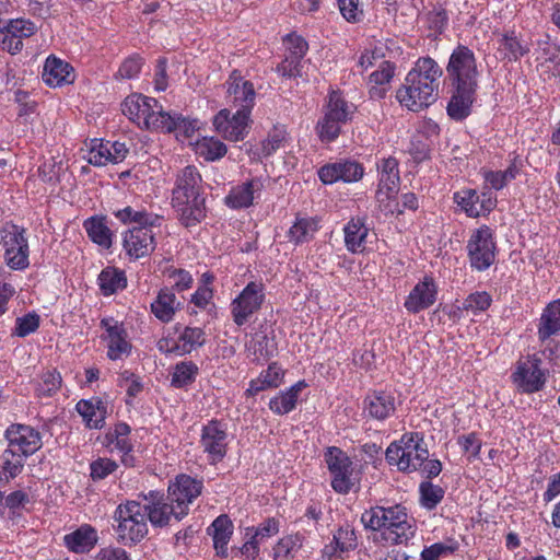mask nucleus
<instances>
[{
  "mask_svg": "<svg viewBox=\"0 0 560 560\" xmlns=\"http://www.w3.org/2000/svg\"><path fill=\"white\" fill-rule=\"evenodd\" d=\"M421 505L428 510L434 509L443 499L444 490L429 481L419 487Z\"/></svg>",
  "mask_w": 560,
  "mask_h": 560,
  "instance_id": "59",
  "label": "nucleus"
},
{
  "mask_svg": "<svg viewBox=\"0 0 560 560\" xmlns=\"http://www.w3.org/2000/svg\"><path fill=\"white\" fill-rule=\"evenodd\" d=\"M492 303V299L486 291L470 293L463 302L459 310L471 312L474 315L487 311Z\"/></svg>",
  "mask_w": 560,
  "mask_h": 560,
  "instance_id": "57",
  "label": "nucleus"
},
{
  "mask_svg": "<svg viewBox=\"0 0 560 560\" xmlns=\"http://www.w3.org/2000/svg\"><path fill=\"white\" fill-rule=\"evenodd\" d=\"M39 316L36 313H27L15 320L13 334L18 337H26L39 327Z\"/></svg>",
  "mask_w": 560,
  "mask_h": 560,
  "instance_id": "61",
  "label": "nucleus"
},
{
  "mask_svg": "<svg viewBox=\"0 0 560 560\" xmlns=\"http://www.w3.org/2000/svg\"><path fill=\"white\" fill-rule=\"evenodd\" d=\"M540 359L536 355H529L517 362L512 378L521 392L532 394L544 387L546 375L540 369Z\"/></svg>",
  "mask_w": 560,
  "mask_h": 560,
  "instance_id": "18",
  "label": "nucleus"
},
{
  "mask_svg": "<svg viewBox=\"0 0 560 560\" xmlns=\"http://www.w3.org/2000/svg\"><path fill=\"white\" fill-rule=\"evenodd\" d=\"M121 110L129 120L147 130L160 131L161 127H168L167 124L172 121L155 98L142 94L128 95L121 104Z\"/></svg>",
  "mask_w": 560,
  "mask_h": 560,
  "instance_id": "5",
  "label": "nucleus"
},
{
  "mask_svg": "<svg viewBox=\"0 0 560 560\" xmlns=\"http://www.w3.org/2000/svg\"><path fill=\"white\" fill-rule=\"evenodd\" d=\"M264 180L260 177L250 178L235 185L224 197V203L231 209H244L254 205L261 196Z\"/></svg>",
  "mask_w": 560,
  "mask_h": 560,
  "instance_id": "26",
  "label": "nucleus"
},
{
  "mask_svg": "<svg viewBox=\"0 0 560 560\" xmlns=\"http://www.w3.org/2000/svg\"><path fill=\"white\" fill-rule=\"evenodd\" d=\"M83 228L93 243L105 249L112 246L114 234L108 228L105 217L88 218L83 222Z\"/></svg>",
  "mask_w": 560,
  "mask_h": 560,
  "instance_id": "39",
  "label": "nucleus"
},
{
  "mask_svg": "<svg viewBox=\"0 0 560 560\" xmlns=\"http://www.w3.org/2000/svg\"><path fill=\"white\" fill-rule=\"evenodd\" d=\"M428 457V447L422 434L418 432L405 433L399 441L390 443L386 450L388 464L405 472L418 470Z\"/></svg>",
  "mask_w": 560,
  "mask_h": 560,
  "instance_id": "6",
  "label": "nucleus"
},
{
  "mask_svg": "<svg viewBox=\"0 0 560 560\" xmlns=\"http://www.w3.org/2000/svg\"><path fill=\"white\" fill-rule=\"evenodd\" d=\"M42 78L48 86L60 88L73 83L75 74L73 67L69 62L55 55H50L45 60Z\"/></svg>",
  "mask_w": 560,
  "mask_h": 560,
  "instance_id": "27",
  "label": "nucleus"
},
{
  "mask_svg": "<svg viewBox=\"0 0 560 560\" xmlns=\"http://www.w3.org/2000/svg\"><path fill=\"white\" fill-rule=\"evenodd\" d=\"M180 303L175 294L168 289H161L156 298L151 303V312L162 323L173 320L175 313L179 308Z\"/></svg>",
  "mask_w": 560,
  "mask_h": 560,
  "instance_id": "37",
  "label": "nucleus"
},
{
  "mask_svg": "<svg viewBox=\"0 0 560 560\" xmlns=\"http://www.w3.org/2000/svg\"><path fill=\"white\" fill-rule=\"evenodd\" d=\"M98 283L105 295L114 294L127 285L124 271L116 268H106L98 276Z\"/></svg>",
  "mask_w": 560,
  "mask_h": 560,
  "instance_id": "49",
  "label": "nucleus"
},
{
  "mask_svg": "<svg viewBox=\"0 0 560 560\" xmlns=\"http://www.w3.org/2000/svg\"><path fill=\"white\" fill-rule=\"evenodd\" d=\"M250 112L246 109H236L231 113L230 109H221L213 118V126L218 133L229 141L243 140L249 129Z\"/></svg>",
  "mask_w": 560,
  "mask_h": 560,
  "instance_id": "17",
  "label": "nucleus"
},
{
  "mask_svg": "<svg viewBox=\"0 0 560 560\" xmlns=\"http://www.w3.org/2000/svg\"><path fill=\"white\" fill-rule=\"evenodd\" d=\"M265 301V285L258 281L248 282L231 302V315L237 326L245 325Z\"/></svg>",
  "mask_w": 560,
  "mask_h": 560,
  "instance_id": "12",
  "label": "nucleus"
},
{
  "mask_svg": "<svg viewBox=\"0 0 560 560\" xmlns=\"http://www.w3.org/2000/svg\"><path fill=\"white\" fill-rule=\"evenodd\" d=\"M520 170L515 163H512L505 171H485L483 179L490 188L499 190L502 189L508 183L516 177Z\"/></svg>",
  "mask_w": 560,
  "mask_h": 560,
  "instance_id": "54",
  "label": "nucleus"
},
{
  "mask_svg": "<svg viewBox=\"0 0 560 560\" xmlns=\"http://www.w3.org/2000/svg\"><path fill=\"white\" fill-rule=\"evenodd\" d=\"M202 483L189 476L182 475L168 487L167 500L175 503L178 514H187L188 505L201 493Z\"/></svg>",
  "mask_w": 560,
  "mask_h": 560,
  "instance_id": "24",
  "label": "nucleus"
},
{
  "mask_svg": "<svg viewBox=\"0 0 560 560\" xmlns=\"http://www.w3.org/2000/svg\"><path fill=\"white\" fill-rule=\"evenodd\" d=\"M342 126L343 124L324 112L323 118L318 120L316 126L317 135L322 141L331 142L339 137Z\"/></svg>",
  "mask_w": 560,
  "mask_h": 560,
  "instance_id": "55",
  "label": "nucleus"
},
{
  "mask_svg": "<svg viewBox=\"0 0 560 560\" xmlns=\"http://www.w3.org/2000/svg\"><path fill=\"white\" fill-rule=\"evenodd\" d=\"M195 153L208 162L222 159L226 152V145L214 137H202L194 143Z\"/></svg>",
  "mask_w": 560,
  "mask_h": 560,
  "instance_id": "44",
  "label": "nucleus"
},
{
  "mask_svg": "<svg viewBox=\"0 0 560 560\" xmlns=\"http://www.w3.org/2000/svg\"><path fill=\"white\" fill-rule=\"evenodd\" d=\"M114 518L117 522V536L124 544L140 541L148 534L147 509L136 500L126 501L117 506Z\"/></svg>",
  "mask_w": 560,
  "mask_h": 560,
  "instance_id": "7",
  "label": "nucleus"
},
{
  "mask_svg": "<svg viewBox=\"0 0 560 560\" xmlns=\"http://www.w3.org/2000/svg\"><path fill=\"white\" fill-rule=\"evenodd\" d=\"M340 13L348 22H359L362 19L363 10L360 0H337Z\"/></svg>",
  "mask_w": 560,
  "mask_h": 560,
  "instance_id": "63",
  "label": "nucleus"
},
{
  "mask_svg": "<svg viewBox=\"0 0 560 560\" xmlns=\"http://www.w3.org/2000/svg\"><path fill=\"white\" fill-rule=\"evenodd\" d=\"M320 182L325 185H331L337 182L355 183L364 175V167L359 162L351 159H340L323 165L317 171Z\"/></svg>",
  "mask_w": 560,
  "mask_h": 560,
  "instance_id": "19",
  "label": "nucleus"
},
{
  "mask_svg": "<svg viewBox=\"0 0 560 560\" xmlns=\"http://www.w3.org/2000/svg\"><path fill=\"white\" fill-rule=\"evenodd\" d=\"M287 55L303 59L307 51V43L296 34H290L284 38Z\"/></svg>",
  "mask_w": 560,
  "mask_h": 560,
  "instance_id": "64",
  "label": "nucleus"
},
{
  "mask_svg": "<svg viewBox=\"0 0 560 560\" xmlns=\"http://www.w3.org/2000/svg\"><path fill=\"white\" fill-rule=\"evenodd\" d=\"M217 555L228 557V544L233 534V524L228 515L218 516L209 527Z\"/></svg>",
  "mask_w": 560,
  "mask_h": 560,
  "instance_id": "40",
  "label": "nucleus"
},
{
  "mask_svg": "<svg viewBox=\"0 0 560 560\" xmlns=\"http://www.w3.org/2000/svg\"><path fill=\"white\" fill-rule=\"evenodd\" d=\"M226 86L228 103L236 109H246L252 113L256 98L253 83L244 80L237 71H233L226 81Z\"/></svg>",
  "mask_w": 560,
  "mask_h": 560,
  "instance_id": "25",
  "label": "nucleus"
},
{
  "mask_svg": "<svg viewBox=\"0 0 560 560\" xmlns=\"http://www.w3.org/2000/svg\"><path fill=\"white\" fill-rule=\"evenodd\" d=\"M198 374V366L191 361H183L175 365L172 374V386L184 388L192 384Z\"/></svg>",
  "mask_w": 560,
  "mask_h": 560,
  "instance_id": "52",
  "label": "nucleus"
},
{
  "mask_svg": "<svg viewBox=\"0 0 560 560\" xmlns=\"http://www.w3.org/2000/svg\"><path fill=\"white\" fill-rule=\"evenodd\" d=\"M498 50L504 58L517 60L529 51V47L512 31L499 35Z\"/></svg>",
  "mask_w": 560,
  "mask_h": 560,
  "instance_id": "42",
  "label": "nucleus"
},
{
  "mask_svg": "<svg viewBox=\"0 0 560 560\" xmlns=\"http://www.w3.org/2000/svg\"><path fill=\"white\" fill-rule=\"evenodd\" d=\"M30 503L31 495L25 490H14L8 494L0 492V515L12 516L19 514Z\"/></svg>",
  "mask_w": 560,
  "mask_h": 560,
  "instance_id": "43",
  "label": "nucleus"
},
{
  "mask_svg": "<svg viewBox=\"0 0 560 560\" xmlns=\"http://www.w3.org/2000/svg\"><path fill=\"white\" fill-rule=\"evenodd\" d=\"M25 465V458L9 450H4L0 463V482H9L18 477Z\"/></svg>",
  "mask_w": 560,
  "mask_h": 560,
  "instance_id": "47",
  "label": "nucleus"
},
{
  "mask_svg": "<svg viewBox=\"0 0 560 560\" xmlns=\"http://www.w3.org/2000/svg\"><path fill=\"white\" fill-rule=\"evenodd\" d=\"M319 228V220L317 218L298 215L289 228L285 237L288 242L295 246L302 245L313 240Z\"/></svg>",
  "mask_w": 560,
  "mask_h": 560,
  "instance_id": "34",
  "label": "nucleus"
},
{
  "mask_svg": "<svg viewBox=\"0 0 560 560\" xmlns=\"http://www.w3.org/2000/svg\"><path fill=\"white\" fill-rule=\"evenodd\" d=\"M172 120L168 127H161L160 131L174 132L177 139L190 138L199 129L200 122L197 119H188L177 114H170Z\"/></svg>",
  "mask_w": 560,
  "mask_h": 560,
  "instance_id": "51",
  "label": "nucleus"
},
{
  "mask_svg": "<svg viewBox=\"0 0 560 560\" xmlns=\"http://www.w3.org/2000/svg\"><path fill=\"white\" fill-rule=\"evenodd\" d=\"M325 460L331 475V487L338 493H349L358 487L361 472L349 456L338 447H329L325 453Z\"/></svg>",
  "mask_w": 560,
  "mask_h": 560,
  "instance_id": "8",
  "label": "nucleus"
},
{
  "mask_svg": "<svg viewBox=\"0 0 560 560\" xmlns=\"http://www.w3.org/2000/svg\"><path fill=\"white\" fill-rule=\"evenodd\" d=\"M230 441L226 423L210 420L202 425L199 444L210 464L214 465L225 457Z\"/></svg>",
  "mask_w": 560,
  "mask_h": 560,
  "instance_id": "11",
  "label": "nucleus"
},
{
  "mask_svg": "<svg viewBox=\"0 0 560 560\" xmlns=\"http://www.w3.org/2000/svg\"><path fill=\"white\" fill-rule=\"evenodd\" d=\"M4 260L13 270H24L28 267L30 248L25 232L18 225H11L2 231Z\"/></svg>",
  "mask_w": 560,
  "mask_h": 560,
  "instance_id": "13",
  "label": "nucleus"
},
{
  "mask_svg": "<svg viewBox=\"0 0 560 560\" xmlns=\"http://www.w3.org/2000/svg\"><path fill=\"white\" fill-rule=\"evenodd\" d=\"M398 162L394 158L384 159L380 165V182L376 199L384 211L394 212L399 186Z\"/></svg>",
  "mask_w": 560,
  "mask_h": 560,
  "instance_id": "15",
  "label": "nucleus"
},
{
  "mask_svg": "<svg viewBox=\"0 0 560 560\" xmlns=\"http://www.w3.org/2000/svg\"><path fill=\"white\" fill-rule=\"evenodd\" d=\"M201 176L195 166L184 167L176 176L172 205L183 224L191 226L206 217L205 198L200 195Z\"/></svg>",
  "mask_w": 560,
  "mask_h": 560,
  "instance_id": "4",
  "label": "nucleus"
},
{
  "mask_svg": "<svg viewBox=\"0 0 560 560\" xmlns=\"http://www.w3.org/2000/svg\"><path fill=\"white\" fill-rule=\"evenodd\" d=\"M355 109V105L346 101L337 91L329 93L328 101L324 107L326 114L343 125L352 119Z\"/></svg>",
  "mask_w": 560,
  "mask_h": 560,
  "instance_id": "41",
  "label": "nucleus"
},
{
  "mask_svg": "<svg viewBox=\"0 0 560 560\" xmlns=\"http://www.w3.org/2000/svg\"><path fill=\"white\" fill-rule=\"evenodd\" d=\"M446 72L454 88L447 114L462 120L470 114L478 89L479 71L474 51L466 46H457L450 56Z\"/></svg>",
  "mask_w": 560,
  "mask_h": 560,
  "instance_id": "1",
  "label": "nucleus"
},
{
  "mask_svg": "<svg viewBox=\"0 0 560 560\" xmlns=\"http://www.w3.org/2000/svg\"><path fill=\"white\" fill-rule=\"evenodd\" d=\"M98 541L97 530L89 524L63 536V545L73 553H88Z\"/></svg>",
  "mask_w": 560,
  "mask_h": 560,
  "instance_id": "31",
  "label": "nucleus"
},
{
  "mask_svg": "<svg viewBox=\"0 0 560 560\" xmlns=\"http://www.w3.org/2000/svg\"><path fill=\"white\" fill-rule=\"evenodd\" d=\"M369 226L363 218H351L343 226L345 246L351 254H361L366 249Z\"/></svg>",
  "mask_w": 560,
  "mask_h": 560,
  "instance_id": "30",
  "label": "nucleus"
},
{
  "mask_svg": "<svg viewBox=\"0 0 560 560\" xmlns=\"http://www.w3.org/2000/svg\"><path fill=\"white\" fill-rule=\"evenodd\" d=\"M303 546V537L299 534L288 535L278 540L272 549L273 560H292Z\"/></svg>",
  "mask_w": 560,
  "mask_h": 560,
  "instance_id": "48",
  "label": "nucleus"
},
{
  "mask_svg": "<svg viewBox=\"0 0 560 560\" xmlns=\"http://www.w3.org/2000/svg\"><path fill=\"white\" fill-rule=\"evenodd\" d=\"M370 54L376 61L378 60H390L398 58L401 54V47L394 39H380L370 44Z\"/></svg>",
  "mask_w": 560,
  "mask_h": 560,
  "instance_id": "53",
  "label": "nucleus"
},
{
  "mask_svg": "<svg viewBox=\"0 0 560 560\" xmlns=\"http://www.w3.org/2000/svg\"><path fill=\"white\" fill-rule=\"evenodd\" d=\"M128 153L129 148L125 142L93 139L86 153V160L92 165L105 166L109 163L122 162Z\"/></svg>",
  "mask_w": 560,
  "mask_h": 560,
  "instance_id": "20",
  "label": "nucleus"
},
{
  "mask_svg": "<svg viewBox=\"0 0 560 560\" xmlns=\"http://www.w3.org/2000/svg\"><path fill=\"white\" fill-rule=\"evenodd\" d=\"M37 31L38 26L30 19L0 20V46L9 54L16 55L23 49V40Z\"/></svg>",
  "mask_w": 560,
  "mask_h": 560,
  "instance_id": "14",
  "label": "nucleus"
},
{
  "mask_svg": "<svg viewBox=\"0 0 560 560\" xmlns=\"http://www.w3.org/2000/svg\"><path fill=\"white\" fill-rule=\"evenodd\" d=\"M470 265L478 271L488 269L495 260V241L492 230L487 225L474 230L467 242Z\"/></svg>",
  "mask_w": 560,
  "mask_h": 560,
  "instance_id": "10",
  "label": "nucleus"
},
{
  "mask_svg": "<svg viewBox=\"0 0 560 560\" xmlns=\"http://www.w3.org/2000/svg\"><path fill=\"white\" fill-rule=\"evenodd\" d=\"M101 328L103 331L100 339L106 349V357L110 361L125 360L131 354V339L121 322L113 317H105L101 320Z\"/></svg>",
  "mask_w": 560,
  "mask_h": 560,
  "instance_id": "9",
  "label": "nucleus"
},
{
  "mask_svg": "<svg viewBox=\"0 0 560 560\" xmlns=\"http://www.w3.org/2000/svg\"><path fill=\"white\" fill-rule=\"evenodd\" d=\"M61 385V376L57 371H46L42 374L36 387L37 396L50 397L56 394Z\"/></svg>",
  "mask_w": 560,
  "mask_h": 560,
  "instance_id": "58",
  "label": "nucleus"
},
{
  "mask_svg": "<svg viewBox=\"0 0 560 560\" xmlns=\"http://www.w3.org/2000/svg\"><path fill=\"white\" fill-rule=\"evenodd\" d=\"M560 331V300L550 302L542 311L538 324V338L545 342Z\"/></svg>",
  "mask_w": 560,
  "mask_h": 560,
  "instance_id": "38",
  "label": "nucleus"
},
{
  "mask_svg": "<svg viewBox=\"0 0 560 560\" xmlns=\"http://www.w3.org/2000/svg\"><path fill=\"white\" fill-rule=\"evenodd\" d=\"M307 384L305 381H299L289 388L280 390L269 400V409L278 416L288 415L293 411L299 402L300 395Z\"/></svg>",
  "mask_w": 560,
  "mask_h": 560,
  "instance_id": "32",
  "label": "nucleus"
},
{
  "mask_svg": "<svg viewBox=\"0 0 560 560\" xmlns=\"http://www.w3.org/2000/svg\"><path fill=\"white\" fill-rule=\"evenodd\" d=\"M361 523L372 532V540L382 547L408 545L417 532L413 518L399 504L372 506L361 514Z\"/></svg>",
  "mask_w": 560,
  "mask_h": 560,
  "instance_id": "2",
  "label": "nucleus"
},
{
  "mask_svg": "<svg viewBox=\"0 0 560 560\" xmlns=\"http://www.w3.org/2000/svg\"><path fill=\"white\" fill-rule=\"evenodd\" d=\"M332 540L337 546H339V550L343 552H348L357 547V536L354 530L350 526H341L334 534Z\"/></svg>",
  "mask_w": 560,
  "mask_h": 560,
  "instance_id": "62",
  "label": "nucleus"
},
{
  "mask_svg": "<svg viewBox=\"0 0 560 560\" xmlns=\"http://www.w3.org/2000/svg\"><path fill=\"white\" fill-rule=\"evenodd\" d=\"M396 66L390 60H383L378 68L369 77L370 95L373 98H383L388 85L395 75Z\"/></svg>",
  "mask_w": 560,
  "mask_h": 560,
  "instance_id": "36",
  "label": "nucleus"
},
{
  "mask_svg": "<svg viewBox=\"0 0 560 560\" xmlns=\"http://www.w3.org/2000/svg\"><path fill=\"white\" fill-rule=\"evenodd\" d=\"M205 343V332L199 327H185L175 342V353L178 355L190 353Z\"/></svg>",
  "mask_w": 560,
  "mask_h": 560,
  "instance_id": "46",
  "label": "nucleus"
},
{
  "mask_svg": "<svg viewBox=\"0 0 560 560\" xmlns=\"http://www.w3.org/2000/svg\"><path fill=\"white\" fill-rule=\"evenodd\" d=\"M75 410L89 429H102L104 427L107 407L101 399H81L77 402Z\"/></svg>",
  "mask_w": 560,
  "mask_h": 560,
  "instance_id": "33",
  "label": "nucleus"
},
{
  "mask_svg": "<svg viewBox=\"0 0 560 560\" xmlns=\"http://www.w3.org/2000/svg\"><path fill=\"white\" fill-rule=\"evenodd\" d=\"M442 74V68L433 58H419L396 91L397 101L411 112L429 107L438 100Z\"/></svg>",
  "mask_w": 560,
  "mask_h": 560,
  "instance_id": "3",
  "label": "nucleus"
},
{
  "mask_svg": "<svg viewBox=\"0 0 560 560\" xmlns=\"http://www.w3.org/2000/svg\"><path fill=\"white\" fill-rule=\"evenodd\" d=\"M279 530V522L273 517H269L257 526L247 527L246 536H250L261 544L264 540L276 536Z\"/></svg>",
  "mask_w": 560,
  "mask_h": 560,
  "instance_id": "56",
  "label": "nucleus"
},
{
  "mask_svg": "<svg viewBox=\"0 0 560 560\" xmlns=\"http://www.w3.org/2000/svg\"><path fill=\"white\" fill-rule=\"evenodd\" d=\"M7 450L23 458L35 454L43 445L40 433L33 427L22 423L9 425L4 432Z\"/></svg>",
  "mask_w": 560,
  "mask_h": 560,
  "instance_id": "16",
  "label": "nucleus"
},
{
  "mask_svg": "<svg viewBox=\"0 0 560 560\" xmlns=\"http://www.w3.org/2000/svg\"><path fill=\"white\" fill-rule=\"evenodd\" d=\"M364 410L376 420H385L395 411V397L386 392H373L364 400Z\"/></svg>",
  "mask_w": 560,
  "mask_h": 560,
  "instance_id": "35",
  "label": "nucleus"
},
{
  "mask_svg": "<svg viewBox=\"0 0 560 560\" xmlns=\"http://www.w3.org/2000/svg\"><path fill=\"white\" fill-rule=\"evenodd\" d=\"M246 348L256 360L269 359L273 357L277 351L273 339L268 338L264 332L254 334L246 345Z\"/></svg>",
  "mask_w": 560,
  "mask_h": 560,
  "instance_id": "50",
  "label": "nucleus"
},
{
  "mask_svg": "<svg viewBox=\"0 0 560 560\" xmlns=\"http://www.w3.org/2000/svg\"><path fill=\"white\" fill-rule=\"evenodd\" d=\"M115 218L124 224L138 223L140 226H155L160 224L161 218L158 214L147 212L144 210H136L131 207L113 212Z\"/></svg>",
  "mask_w": 560,
  "mask_h": 560,
  "instance_id": "45",
  "label": "nucleus"
},
{
  "mask_svg": "<svg viewBox=\"0 0 560 560\" xmlns=\"http://www.w3.org/2000/svg\"><path fill=\"white\" fill-rule=\"evenodd\" d=\"M131 429L128 424L120 422L117 423L113 429L108 430L105 435L107 447L112 452H117L121 456V460L126 466H133L135 458L131 455L133 444L129 438Z\"/></svg>",
  "mask_w": 560,
  "mask_h": 560,
  "instance_id": "28",
  "label": "nucleus"
},
{
  "mask_svg": "<svg viewBox=\"0 0 560 560\" xmlns=\"http://www.w3.org/2000/svg\"><path fill=\"white\" fill-rule=\"evenodd\" d=\"M454 200L470 218L485 215L497 206V196L486 189L481 192L475 189H463L454 194Z\"/></svg>",
  "mask_w": 560,
  "mask_h": 560,
  "instance_id": "21",
  "label": "nucleus"
},
{
  "mask_svg": "<svg viewBox=\"0 0 560 560\" xmlns=\"http://www.w3.org/2000/svg\"><path fill=\"white\" fill-rule=\"evenodd\" d=\"M151 226H138L122 234V247L130 259H140L150 255L155 248Z\"/></svg>",
  "mask_w": 560,
  "mask_h": 560,
  "instance_id": "22",
  "label": "nucleus"
},
{
  "mask_svg": "<svg viewBox=\"0 0 560 560\" xmlns=\"http://www.w3.org/2000/svg\"><path fill=\"white\" fill-rule=\"evenodd\" d=\"M438 288L432 278L425 277L417 283L405 301V307L409 313H419L430 307L436 300Z\"/></svg>",
  "mask_w": 560,
  "mask_h": 560,
  "instance_id": "29",
  "label": "nucleus"
},
{
  "mask_svg": "<svg viewBox=\"0 0 560 560\" xmlns=\"http://www.w3.org/2000/svg\"><path fill=\"white\" fill-rule=\"evenodd\" d=\"M144 501L147 518L153 526L162 527L167 525L172 518L179 521L185 516V514H178L179 508L175 503H167L160 492L150 491L144 497Z\"/></svg>",
  "mask_w": 560,
  "mask_h": 560,
  "instance_id": "23",
  "label": "nucleus"
},
{
  "mask_svg": "<svg viewBox=\"0 0 560 560\" xmlns=\"http://www.w3.org/2000/svg\"><path fill=\"white\" fill-rule=\"evenodd\" d=\"M168 283L172 285V288L177 291L182 292L185 290H188L191 288L194 279L190 272L184 269H177V268H167L164 272Z\"/></svg>",
  "mask_w": 560,
  "mask_h": 560,
  "instance_id": "60",
  "label": "nucleus"
}]
</instances>
